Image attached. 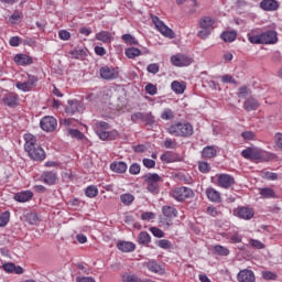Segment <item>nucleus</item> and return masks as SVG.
I'll list each match as a JSON object with an SVG mask.
<instances>
[{"label":"nucleus","instance_id":"obj_1","mask_svg":"<svg viewBox=\"0 0 282 282\" xmlns=\"http://www.w3.org/2000/svg\"><path fill=\"white\" fill-rule=\"evenodd\" d=\"M258 32L259 30L256 29L247 34V39L252 45H274V43L279 42L276 31L269 30L260 34Z\"/></svg>","mask_w":282,"mask_h":282},{"label":"nucleus","instance_id":"obj_2","mask_svg":"<svg viewBox=\"0 0 282 282\" xmlns=\"http://www.w3.org/2000/svg\"><path fill=\"white\" fill-rule=\"evenodd\" d=\"M167 133L174 138H191L195 133V129L188 121H176L167 128Z\"/></svg>","mask_w":282,"mask_h":282},{"label":"nucleus","instance_id":"obj_3","mask_svg":"<svg viewBox=\"0 0 282 282\" xmlns=\"http://www.w3.org/2000/svg\"><path fill=\"white\" fill-rule=\"evenodd\" d=\"M241 155L251 162H270L272 160V153L259 148H247L242 150Z\"/></svg>","mask_w":282,"mask_h":282},{"label":"nucleus","instance_id":"obj_4","mask_svg":"<svg viewBox=\"0 0 282 282\" xmlns=\"http://www.w3.org/2000/svg\"><path fill=\"white\" fill-rule=\"evenodd\" d=\"M96 133L100 140H116L120 133L118 130L107 131V129H111V126L105 121H98L95 124Z\"/></svg>","mask_w":282,"mask_h":282},{"label":"nucleus","instance_id":"obj_5","mask_svg":"<svg viewBox=\"0 0 282 282\" xmlns=\"http://www.w3.org/2000/svg\"><path fill=\"white\" fill-rule=\"evenodd\" d=\"M144 184H147V191L152 193L153 195H158L160 193V184L164 182L162 176L158 173H149L143 176Z\"/></svg>","mask_w":282,"mask_h":282},{"label":"nucleus","instance_id":"obj_6","mask_svg":"<svg viewBox=\"0 0 282 282\" xmlns=\"http://www.w3.org/2000/svg\"><path fill=\"white\" fill-rule=\"evenodd\" d=\"M170 197H173L176 202H186V199L195 197V192L189 187H176L170 192Z\"/></svg>","mask_w":282,"mask_h":282},{"label":"nucleus","instance_id":"obj_7","mask_svg":"<svg viewBox=\"0 0 282 282\" xmlns=\"http://www.w3.org/2000/svg\"><path fill=\"white\" fill-rule=\"evenodd\" d=\"M151 21L153 25H155L156 30L167 39H175V32L173 29L169 28L162 20H160L156 15H151Z\"/></svg>","mask_w":282,"mask_h":282},{"label":"nucleus","instance_id":"obj_8","mask_svg":"<svg viewBox=\"0 0 282 282\" xmlns=\"http://www.w3.org/2000/svg\"><path fill=\"white\" fill-rule=\"evenodd\" d=\"M26 76H28L26 82L15 83L17 89H19L20 91H24V93L32 91V89H34V87H36V84L39 83V77L30 74H26Z\"/></svg>","mask_w":282,"mask_h":282},{"label":"nucleus","instance_id":"obj_9","mask_svg":"<svg viewBox=\"0 0 282 282\" xmlns=\"http://www.w3.org/2000/svg\"><path fill=\"white\" fill-rule=\"evenodd\" d=\"M25 152L33 162H43L46 158L45 150L40 144L26 150Z\"/></svg>","mask_w":282,"mask_h":282},{"label":"nucleus","instance_id":"obj_10","mask_svg":"<svg viewBox=\"0 0 282 282\" xmlns=\"http://www.w3.org/2000/svg\"><path fill=\"white\" fill-rule=\"evenodd\" d=\"M40 127L43 131L52 133V131H56V127H58V121H56V118L54 117L46 116L42 118Z\"/></svg>","mask_w":282,"mask_h":282},{"label":"nucleus","instance_id":"obj_11","mask_svg":"<svg viewBox=\"0 0 282 282\" xmlns=\"http://www.w3.org/2000/svg\"><path fill=\"white\" fill-rule=\"evenodd\" d=\"M171 63L175 67H188L193 64V59L188 55L176 54L171 57Z\"/></svg>","mask_w":282,"mask_h":282},{"label":"nucleus","instance_id":"obj_12","mask_svg":"<svg viewBox=\"0 0 282 282\" xmlns=\"http://www.w3.org/2000/svg\"><path fill=\"white\" fill-rule=\"evenodd\" d=\"M217 186L220 188H230L231 186H235V177H232L229 174H217Z\"/></svg>","mask_w":282,"mask_h":282},{"label":"nucleus","instance_id":"obj_13","mask_svg":"<svg viewBox=\"0 0 282 282\" xmlns=\"http://www.w3.org/2000/svg\"><path fill=\"white\" fill-rule=\"evenodd\" d=\"M99 75L104 80H116L118 77V72L113 66H102L99 69Z\"/></svg>","mask_w":282,"mask_h":282},{"label":"nucleus","instance_id":"obj_14","mask_svg":"<svg viewBox=\"0 0 282 282\" xmlns=\"http://www.w3.org/2000/svg\"><path fill=\"white\" fill-rule=\"evenodd\" d=\"M234 214L236 215V217H239V219H245L246 221H249V219H252V217H254V209L242 206L235 209Z\"/></svg>","mask_w":282,"mask_h":282},{"label":"nucleus","instance_id":"obj_15","mask_svg":"<svg viewBox=\"0 0 282 282\" xmlns=\"http://www.w3.org/2000/svg\"><path fill=\"white\" fill-rule=\"evenodd\" d=\"M162 213L163 216L165 217V219H167V226H173V219H175V217H177V208H175L174 206H170V205H164L162 207Z\"/></svg>","mask_w":282,"mask_h":282},{"label":"nucleus","instance_id":"obj_16","mask_svg":"<svg viewBox=\"0 0 282 282\" xmlns=\"http://www.w3.org/2000/svg\"><path fill=\"white\" fill-rule=\"evenodd\" d=\"M2 102L7 107H19V95L17 93H9L4 95Z\"/></svg>","mask_w":282,"mask_h":282},{"label":"nucleus","instance_id":"obj_17","mask_svg":"<svg viewBox=\"0 0 282 282\" xmlns=\"http://www.w3.org/2000/svg\"><path fill=\"white\" fill-rule=\"evenodd\" d=\"M58 180V175L56 172L46 171L42 174V182L46 184L47 186H54Z\"/></svg>","mask_w":282,"mask_h":282},{"label":"nucleus","instance_id":"obj_18","mask_svg":"<svg viewBox=\"0 0 282 282\" xmlns=\"http://www.w3.org/2000/svg\"><path fill=\"white\" fill-rule=\"evenodd\" d=\"M237 280L239 282H254V272L252 270L243 269L238 273Z\"/></svg>","mask_w":282,"mask_h":282},{"label":"nucleus","instance_id":"obj_19","mask_svg":"<svg viewBox=\"0 0 282 282\" xmlns=\"http://www.w3.org/2000/svg\"><path fill=\"white\" fill-rule=\"evenodd\" d=\"M13 61H14V63H15L17 65H20V66H22V67H25V66H28V65H32V63H34V59H32L31 56L25 55V54H22V53L17 54V55L14 56Z\"/></svg>","mask_w":282,"mask_h":282},{"label":"nucleus","instance_id":"obj_20","mask_svg":"<svg viewBox=\"0 0 282 282\" xmlns=\"http://www.w3.org/2000/svg\"><path fill=\"white\" fill-rule=\"evenodd\" d=\"M261 10L264 12H274L279 8V1L276 0H262L260 2Z\"/></svg>","mask_w":282,"mask_h":282},{"label":"nucleus","instance_id":"obj_21","mask_svg":"<svg viewBox=\"0 0 282 282\" xmlns=\"http://www.w3.org/2000/svg\"><path fill=\"white\" fill-rule=\"evenodd\" d=\"M24 138V151H30V149H34V147H39L36 143V137L32 133H25Z\"/></svg>","mask_w":282,"mask_h":282},{"label":"nucleus","instance_id":"obj_22","mask_svg":"<svg viewBox=\"0 0 282 282\" xmlns=\"http://www.w3.org/2000/svg\"><path fill=\"white\" fill-rule=\"evenodd\" d=\"M205 193L209 202H213L214 204H219V202H221V193H219L217 189L208 187Z\"/></svg>","mask_w":282,"mask_h":282},{"label":"nucleus","instance_id":"obj_23","mask_svg":"<svg viewBox=\"0 0 282 282\" xmlns=\"http://www.w3.org/2000/svg\"><path fill=\"white\" fill-rule=\"evenodd\" d=\"M34 197V193L32 191H22L14 195L15 202H20V204H25V202H30Z\"/></svg>","mask_w":282,"mask_h":282},{"label":"nucleus","instance_id":"obj_24","mask_svg":"<svg viewBox=\"0 0 282 282\" xmlns=\"http://www.w3.org/2000/svg\"><path fill=\"white\" fill-rule=\"evenodd\" d=\"M2 268L4 272H8L9 274H23L24 272L21 265H17L12 262L4 263Z\"/></svg>","mask_w":282,"mask_h":282},{"label":"nucleus","instance_id":"obj_25","mask_svg":"<svg viewBox=\"0 0 282 282\" xmlns=\"http://www.w3.org/2000/svg\"><path fill=\"white\" fill-rule=\"evenodd\" d=\"M259 107H260L259 100H257L254 97H249L243 102L245 111H257V109H259Z\"/></svg>","mask_w":282,"mask_h":282},{"label":"nucleus","instance_id":"obj_26","mask_svg":"<svg viewBox=\"0 0 282 282\" xmlns=\"http://www.w3.org/2000/svg\"><path fill=\"white\" fill-rule=\"evenodd\" d=\"M171 89L180 96L186 91V82L174 80L171 83Z\"/></svg>","mask_w":282,"mask_h":282},{"label":"nucleus","instance_id":"obj_27","mask_svg":"<svg viewBox=\"0 0 282 282\" xmlns=\"http://www.w3.org/2000/svg\"><path fill=\"white\" fill-rule=\"evenodd\" d=\"M127 163H124L123 161H115L110 164V171H113V173H127Z\"/></svg>","mask_w":282,"mask_h":282},{"label":"nucleus","instance_id":"obj_28","mask_svg":"<svg viewBox=\"0 0 282 282\" xmlns=\"http://www.w3.org/2000/svg\"><path fill=\"white\" fill-rule=\"evenodd\" d=\"M161 160L165 164H172L173 162H180V155H177V153L167 151L161 155Z\"/></svg>","mask_w":282,"mask_h":282},{"label":"nucleus","instance_id":"obj_29","mask_svg":"<svg viewBox=\"0 0 282 282\" xmlns=\"http://www.w3.org/2000/svg\"><path fill=\"white\" fill-rule=\"evenodd\" d=\"M117 248L121 252H133L135 250V243L131 241H119L117 242Z\"/></svg>","mask_w":282,"mask_h":282},{"label":"nucleus","instance_id":"obj_30","mask_svg":"<svg viewBox=\"0 0 282 282\" xmlns=\"http://www.w3.org/2000/svg\"><path fill=\"white\" fill-rule=\"evenodd\" d=\"M200 30H210L215 25V20L210 17H203L198 20Z\"/></svg>","mask_w":282,"mask_h":282},{"label":"nucleus","instance_id":"obj_31","mask_svg":"<svg viewBox=\"0 0 282 282\" xmlns=\"http://www.w3.org/2000/svg\"><path fill=\"white\" fill-rule=\"evenodd\" d=\"M145 267L150 272H153L154 274H163L164 270L162 267L155 261V260H150L145 263Z\"/></svg>","mask_w":282,"mask_h":282},{"label":"nucleus","instance_id":"obj_32","mask_svg":"<svg viewBox=\"0 0 282 282\" xmlns=\"http://www.w3.org/2000/svg\"><path fill=\"white\" fill-rule=\"evenodd\" d=\"M96 40L101 41V43H111V41H113V36L108 31H100L96 34Z\"/></svg>","mask_w":282,"mask_h":282},{"label":"nucleus","instance_id":"obj_33","mask_svg":"<svg viewBox=\"0 0 282 282\" xmlns=\"http://www.w3.org/2000/svg\"><path fill=\"white\" fill-rule=\"evenodd\" d=\"M220 39L225 43H234V41H237V31H225L221 33Z\"/></svg>","mask_w":282,"mask_h":282},{"label":"nucleus","instance_id":"obj_34","mask_svg":"<svg viewBox=\"0 0 282 282\" xmlns=\"http://www.w3.org/2000/svg\"><path fill=\"white\" fill-rule=\"evenodd\" d=\"M217 155V149L215 147L207 145L202 151V156L210 160Z\"/></svg>","mask_w":282,"mask_h":282},{"label":"nucleus","instance_id":"obj_35","mask_svg":"<svg viewBox=\"0 0 282 282\" xmlns=\"http://www.w3.org/2000/svg\"><path fill=\"white\" fill-rule=\"evenodd\" d=\"M134 200H135V196H133L130 193L120 195V202L121 204H123V206H131V204H133Z\"/></svg>","mask_w":282,"mask_h":282},{"label":"nucleus","instance_id":"obj_36","mask_svg":"<svg viewBox=\"0 0 282 282\" xmlns=\"http://www.w3.org/2000/svg\"><path fill=\"white\" fill-rule=\"evenodd\" d=\"M214 254H218V257H228L230 250L221 245H216L214 246Z\"/></svg>","mask_w":282,"mask_h":282},{"label":"nucleus","instance_id":"obj_37","mask_svg":"<svg viewBox=\"0 0 282 282\" xmlns=\"http://www.w3.org/2000/svg\"><path fill=\"white\" fill-rule=\"evenodd\" d=\"M260 195L264 197V199H274V197H276V193L270 187L260 188Z\"/></svg>","mask_w":282,"mask_h":282},{"label":"nucleus","instance_id":"obj_38","mask_svg":"<svg viewBox=\"0 0 282 282\" xmlns=\"http://www.w3.org/2000/svg\"><path fill=\"white\" fill-rule=\"evenodd\" d=\"M124 54L128 58H138V56H142V51L135 47L126 48Z\"/></svg>","mask_w":282,"mask_h":282},{"label":"nucleus","instance_id":"obj_39","mask_svg":"<svg viewBox=\"0 0 282 282\" xmlns=\"http://www.w3.org/2000/svg\"><path fill=\"white\" fill-rule=\"evenodd\" d=\"M121 281L123 282H142V279H140L138 275L133 273H123L121 275Z\"/></svg>","mask_w":282,"mask_h":282},{"label":"nucleus","instance_id":"obj_40","mask_svg":"<svg viewBox=\"0 0 282 282\" xmlns=\"http://www.w3.org/2000/svg\"><path fill=\"white\" fill-rule=\"evenodd\" d=\"M65 111L70 116H74V113L78 111V101L76 100L68 101V106L65 108Z\"/></svg>","mask_w":282,"mask_h":282},{"label":"nucleus","instance_id":"obj_41","mask_svg":"<svg viewBox=\"0 0 282 282\" xmlns=\"http://www.w3.org/2000/svg\"><path fill=\"white\" fill-rule=\"evenodd\" d=\"M85 195L90 199L94 197H98V187L96 185L88 186L85 191Z\"/></svg>","mask_w":282,"mask_h":282},{"label":"nucleus","instance_id":"obj_42","mask_svg":"<svg viewBox=\"0 0 282 282\" xmlns=\"http://www.w3.org/2000/svg\"><path fill=\"white\" fill-rule=\"evenodd\" d=\"M10 224V212L0 213V228H6Z\"/></svg>","mask_w":282,"mask_h":282},{"label":"nucleus","instance_id":"obj_43","mask_svg":"<svg viewBox=\"0 0 282 282\" xmlns=\"http://www.w3.org/2000/svg\"><path fill=\"white\" fill-rule=\"evenodd\" d=\"M150 241H151V235H149V232L141 231L139 234V243H141V246H148Z\"/></svg>","mask_w":282,"mask_h":282},{"label":"nucleus","instance_id":"obj_44","mask_svg":"<svg viewBox=\"0 0 282 282\" xmlns=\"http://www.w3.org/2000/svg\"><path fill=\"white\" fill-rule=\"evenodd\" d=\"M161 119L162 120H174L175 119V112L172 109L166 108L162 111Z\"/></svg>","mask_w":282,"mask_h":282},{"label":"nucleus","instance_id":"obj_45","mask_svg":"<svg viewBox=\"0 0 282 282\" xmlns=\"http://www.w3.org/2000/svg\"><path fill=\"white\" fill-rule=\"evenodd\" d=\"M25 219L31 226H36V224H39V215H36V213L26 214Z\"/></svg>","mask_w":282,"mask_h":282},{"label":"nucleus","instance_id":"obj_46","mask_svg":"<svg viewBox=\"0 0 282 282\" xmlns=\"http://www.w3.org/2000/svg\"><path fill=\"white\" fill-rule=\"evenodd\" d=\"M121 39L123 43H127V45H138V40H135L131 34H123Z\"/></svg>","mask_w":282,"mask_h":282},{"label":"nucleus","instance_id":"obj_47","mask_svg":"<svg viewBox=\"0 0 282 282\" xmlns=\"http://www.w3.org/2000/svg\"><path fill=\"white\" fill-rule=\"evenodd\" d=\"M68 133L70 138H75L76 140H85V134L76 129H68Z\"/></svg>","mask_w":282,"mask_h":282},{"label":"nucleus","instance_id":"obj_48","mask_svg":"<svg viewBox=\"0 0 282 282\" xmlns=\"http://www.w3.org/2000/svg\"><path fill=\"white\" fill-rule=\"evenodd\" d=\"M262 278L264 281H276V273L272 271H262Z\"/></svg>","mask_w":282,"mask_h":282},{"label":"nucleus","instance_id":"obj_49","mask_svg":"<svg viewBox=\"0 0 282 282\" xmlns=\"http://www.w3.org/2000/svg\"><path fill=\"white\" fill-rule=\"evenodd\" d=\"M221 83L229 84V85H237V79L232 77V75H223L221 76Z\"/></svg>","mask_w":282,"mask_h":282},{"label":"nucleus","instance_id":"obj_50","mask_svg":"<svg viewBox=\"0 0 282 282\" xmlns=\"http://www.w3.org/2000/svg\"><path fill=\"white\" fill-rule=\"evenodd\" d=\"M249 243L252 248H256V250H263V248H265V245L257 239H250Z\"/></svg>","mask_w":282,"mask_h":282},{"label":"nucleus","instance_id":"obj_51","mask_svg":"<svg viewBox=\"0 0 282 282\" xmlns=\"http://www.w3.org/2000/svg\"><path fill=\"white\" fill-rule=\"evenodd\" d=\"M262 177L264 180H270L274 182L275 180H279V174L265 171V172H262Z\"/></svg>","mask_w":282,"mask_h":282},{"label":"nucleus","instance_id":"obj_52","mask_svg":"<svg viewBox=\"0 0 282 282\" xmlns=\"http://www.w3.org/2000/svg\"><path fill=\"white\" fill-rule=\"evenodd\" d=\"M198 170L200 173H210V164L208 162H199L198 163Z\"/></svg>","mask_w":282,"mask_h":282},{"label":"nucleus","instance_id":"obj_53","mask_svg":"<svg viewBox=\"0 0 282 282\" xmlns=\"http://www.w3.org/2000/svg\"><path fill=\"white\" fill-rule=\"evenodd\" d=\"M159 248H162V250H169L171 249L172 245L167 239H162L156 242Z\"/></svg>","mask_w":282,"mask_h":282},{"label":"nucleus","instance_id":"obj_54","mask_svg":"<svg viewBox=\"0 0 282 282\" xmlns=\"http://www.w3.org/2000/svg\"><path fill=\"white\" fill-rule=\"evenodd\" d=\"M145 91L147 94H149L150 96H155V94H158V86L153 85V84H148L145 86Z\"/></svg>","mask_w":282,"mask_h":282},{"label":"nucleus","instance_id":"obj_55","mask_svg":"<svg viewBox=\"0 0 282 282\" xmlns=\"http://www.w3.org/2000/svg\"><path fill=\"white\" fill-rule=\"evenodd\" d=\"M131 120H132V122H138V120H142V122H143L144 120H147V117H145V113H143V112H134L131 116Z\"/></svg>","mask_w":282,"mask_h":282},{"label":"nucleus","instance_id":"obj_56","mask_svg":"<svg viewBox=\"0 0 282 282\" xmlns=\"http://www.w3.org/2000/svg\"><path fill=\"white\" fill-rule=\"evenodd\" d=\"M147 70L149 72V74H158V72H160V64L158 63H153L148 65Z\"/></svg>","mask_w":282,"mask_h":282},{"label":"nucleus","instance_id":"obj_57","mask_svg":"<svg viewBox=\"0 0 282 282\" xmlns=\"http://www.w3.org/2000/svg\"><path fill=\"white\" fill-rule=\"evenodd\" d=\"M58 36L61 41H69V39H72V33H69L67 30H61L58 32Z\"/></svg>","mask_w":282,"mask_h":282},{"label":"nucleus","instance_id":"obj_58","mask_svg":"<svg viewBox=\"0 0 282 282\" xmlns=\"http://www.w3.org/2000/svg\"><path fill=\"white\" fill-rule=\"evenodd\" d=\"M150 232H152V235L154 237H158L159 239H162V237H164V231H162V229L158 227H151Z\"/></svg>","mask_w":282,"mask_h":282},{"label":"nucleus","instance_id":"obj_59","mask_svg":"<svg viewBox=\"0 0 282 282\" xmlns=\"http://www.w3.org/2000/svg\"><path fill=\"white\" fill-rule=\"evenodd\" d=\"M141 219L143 221H151V219H155V213L153 212H145L141 215Z\"/></svg>","mask_w":282,"mask_h":282},{"label":"nucleus","instance_id":"obj_60","mask_svg":"<svg viewBox=\"0 0 282 282\" xmlns=\"http://www.w3.org/2000/svg\"><path fill=\"white\" fill-rule=\"evenodd\" d=\"M241 138H243V140H254L257 138V133L252 131H245L241 133Z\"/></svg>","mask_w":282,"mask_h":282},{"label":"nucleus","instance_id":"obj_61","mask_svg":"<svg viewBox=\"0 0 282 282\" xmlns=\"http://www.w3.org/2000/svg\"><path fill=\"white\" fill-rule=\"evenodd\" d=\"M178 177L183 184H193V177L188 174H180Z\"/></svg>","mask_w":282,"mask_h":282},{"label":"nucleus","instance_id":"obj_62","mask_svg":"<svg viewBox=\"0 0 282 282\" xmlns=\"http://www.w3.org/2000/svg\"><path fill=\"white\" fill-rule=\"evenodd\" d=\"M130 175H138L140 173V164L134 163L129 167Z\"/></svg>","mask_w":282,"mask_h":282},{"label":"nucleus","instance_id":"obj_63","mask_svg":"<svg viewBox=\"0 0 282 282\" xmlns=\"http://www.w3.org/2000/svg\"><path fill=\"white\" fill-rule=\"evenodd\" d=\"M143 166H145V169H155V161L151 159H143Z\"/></svg>","mask_w":282,"mask_h":282},{"label":"nucleus","instance_id":"obj_64","mask_svg":"<svg viewBox=\"0 0 282 282\" xmlns=\"http://www.w3.org/2000/svg\"><path fill=\"white\" fill-rule=\"evenodd\" d=\"M76 281L77 282H96V280L91 276H78Z\"/></svg>","mask_w":282,"mask_h":282}]
</instances>
